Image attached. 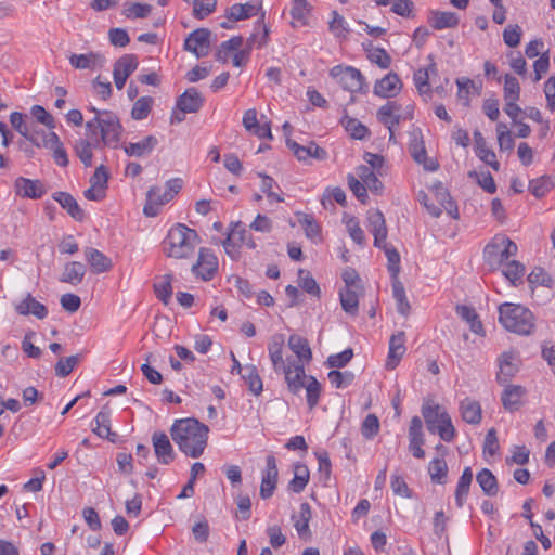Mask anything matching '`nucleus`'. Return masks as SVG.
<instances>
[{
    "mask_svg": "<svg viewBox=\"0 0 555 555\" xmlns=\"http://www.w3.org/2000/svg\"><path fill=\"white\" fill-rule=\"evenodd\" d=\"M476 480L485 494L493 496L499 491V486L495 476L488 468H482L476 476Z\"/></svg>",
    "mask_w": 555,
    "mask_h": 555,
    "instance_id": "nucleus-49",
    "label": "nucleus"
},
{
    "mask_svg": "<svg viewBox=\"0 0 555 555\" xmlns=\"http://www.w3.org/2000/svg\"><path fill=\"white\" fill-rule=\"evenodd\" d=\"M283 347L284 341L281 336L273 337L268 345L269 357L276 373H280L281 370L287 366V363H285L283 359Z\"/></svg>",
    "mask_w": 555,
    "mask_h": 555,
    "instance_id": "nucleus-41",
    "label": "nucleus"
},
{
    "mask_svg": "<svg viewBox=\"0 0 555 555\" xmlns=\"http://www.w3.org/2000/svg\"><path fill=\"white\" fill-rule=\"evenodd\" d=\"M392 295L397 304L398 312L406 317L410 313L411 306L406 298L404 286L398 278L392 279Z\"/></svg>",
    "mask_w": 555,
    "mask_h": 555,
    "instance_id": "nucleus-48",
    "label": "nucleus"
},
{
    "mask_svg": "<svg viewBox=\"0 0 555 555\" xmlns=\"http://www.w3.org/2000/svg\"><path fill=\"white\" fill-rule=\"evenodd\" d=\"M157 144L158 140L154 135H147L139 142L125 145L124 151L128 156L141 157L150 155Z\"/></svg>",
    "mask_w": 555,
    "mask_h": 555,
    "instance_id": "nucleus-38",
    "label": "nucleus"
},
{
    "mask_svg": "<svg viewBox=\"0 0 555 555\" xmlns=\"http://www.w3.org/2000/svg\"><path fill=\"white\" fill-rule=\"evenodd\" d=\"M209 428L194 417L176 420L170 428V435L179 450L186 456L199 457L208 440Z\"/></svg>",
    "mask_w": 555,
    "mask_h": 555,
    "instance_id": "nucleus-1",
    "label": "nucleus"
},
{
    "mask_svg": "<svg viewBox=\"0 0 555 555\" xmlns=\"http://www.w3.org/2000/svg\"><path fill=\"white\" fill-rule=\"evenodd\" d=\"M331 385L337 389L350 386L354 380V374L351 371L333 370L327 374Z\"/></svg>",
    "mask_w": 555,
    "mask_h": 555,
    "instance_id": "nucleus-60",
    "label": "nucleus"
},
{
    "mask_svg": "<svg viewBox=\"0 0 555 555\" xmlns=\"http://www.w3.org/2000/svg\"><path fill=\"white\" fill-rule=\"evenodd\" d=\"M455 310L457 315L469 324V328L473 333L478 335L483 333L482 323L474 308L465 305H459Z\"/></svg>",
    "mask_w": 555,
    "mask_h": 555,
    "instance_id": "nucleus-45",
    "label": "nucleus"
},
{
    "mask_svg": "<svg viewBox=\"0 0 555 555\" xmlns=\"http://www.w3.org/2000/svg\"><path fill=\"white\" fill-rule=\"evenodd\" d=\"M553 186L554 182L552 178L547 176H542L529 182V191L537 198L544 197Z\"/></svg>",
    "mask_w": 555,
    "mask_h": 555,
    "instance_id": "nucleus-55",
    "label": "nucleus"
},
{
    "mask_svg": "<svg viewBox=\"0 0 555 555\" xmlns=\"http://www.w3.org/2000/svg\"><path fill=\"white\" fill-rule=\"evenodd\" d=\"M152 443L157 461L163 465H169L175 461L176 454L168 436L163 431L152 435Z\"/></svg>",
    "mask_w": 555,
    "mask_h": 555,
    "instance_id": "nucleus-14",
    "label": "nucleus"
},
{
    "mask_svg": "<svg viewBox=\"0 0 555 555\" xmlns=\"http://www.w3.org/2000/svg\"><path fill=\"white\" fill-rule=\"evenodd\" d=\"M304 388L306 389V399L308 406L310 409L315 408L319 403L321 396V384L318 382L315 377L309 376Z\"/></svg>",
    "mask_w": 555,
    "mask_h": 555,
    "instance_id": "nucleus-57",
    "label": "nucleus"
},
{
    "mask_svg": "<svg viewBox=\"0 0 555 555\" xmlns=\"http://www.w3.org/2000/svg\"><path fill=\"white\" fill-rule=\"evenodd\" d=\"M15 194L23 198H41L46 194V189L40 180H31L18 177L14 181Z\"/></svg>",
    "mask_w": 555,
    "mask_h": 555,
    "instance_id": "nucleus-18",
    "label": "nucleus"
},
{
    "mask_svg": "<svg viewBox=\"0 0 555 555\" xmlns=\"http://www.w3.org/2000/svg\"><path fill=\"white\" fill-rule=\"evenodd\" d=\"M137 68L138 60L133 54H125L115 62L113 77L118 90L125 87L127 79Z\"/></svg>",
    "mask_w": 555,
    "mask_h": 555,
    "instance_id": "nucleus-12",
    "label": "nucleus"
},
{
    "mask_svg": "<svg viewBox=\"0 0 555 555\" xmlns=\"http://www.w3.org/2000/svg\"><path fill=\"white\" fill-rule=\"evenodd\" d=\"M341 308L345 312L356 315L359 309V297L352 287H345L339 292Z\"/></svg>",
    "mask_w": 555,
    "mask_h": 555,
    "instance_id": "nucleus-51",
    "label": "nucleus"
},
{
    "mask_svg": "<svg viewBox=\"0 0 555 555\" xmlns=\"http://www.w3.org/2000/svg\"><path fill=\"white\" fill-rule=\"evenodd\" d=\"M52 197L73 219L76 221H82L85 219V211L80 208L73 195L67 192H55Z\"/></svg>",
    "mask_w": 555,
    "mask_h": 555,
    "instance_id": "nucleus-29",
    "label": "nucleus"
},
{
    "mask_svg": "<svg viewBox=\"0 0 555 555\" xmlns=\"http://www.w3.org/2000/svg\"><path fill=\"white\" fill-rule=\"evenodd\" d=\"M430 63L425 68H418L414 72L413 82L420 94H429L431 92L429 78L438 74L437 65L429 56Z\"/></svg>",
    "mask_w": 555,
    "mask_h": 555,
    "instance_id": "nucleus-27",
    "label": "nucleus"
},
{
    "mask_svg": "<svg viewBox=\"0 0 555 555\" xmlns=\"http://www.w3.org/2000/svg\"><path fill=\"white\" fill-rule=\"evenodd\" d=\"M311 517V506L307 502L300 504L298 515L292 516L295 530L297 531L299 538L305 541H309L312 535L311 530L309 528Z\"/></svg>",
    "mask_w": 555,
    "mask_h": 555,
    "instance_id": "nucleus-24",
    "label": "nucleus"
},
{
    "mask_svg": "<svg viewBox=\"0 0 555 555\" xmlns=\"http://www.w3.org/2000/svg\"><path fill=\"white\" fill-rule=\"evenodd\" d=\"M162 188L151 186L146 193V202L143 207V214L146 217H156L159 214V208L167 204L164 202Z\"/></svg>",
    "mask_w": 555,
    "mask_h": 555,
    "instance_id": "nucleus-34",
    "label": "nucleus"
},
{
    "mask_svg": "<svg viewBox=\"0 0 555 555\" xmlns=\"http://www.w3.org/2000/svg\"><path fill=\"white\" fill-rule=\"evenodd\" d=\"M428 23L437 30L454 28L459 25V16L454 12L431 11Z\"/></svg>",
    "mask_w": 555,
    "mask_h": 555,
    "instance_id": "nucleus-37",
    "label": "nucleus"
},
{
    "mask_svg": "<svg viewBox=\"0 0 555 555\" xmlns=\"http://www.w3.org/2000/svg\"><path fill=\"white\" fill-rule=\"evenodd\" d=\"M460 412L464 422L477 425L481 422L482 411L478 401L465 398L460 403Z\"/></svg>",
    "mask_w": 555,
    "mask_h": 555,
    "instance_id": "nucleus-36",
    "label": "nucleus"
},
{
    "mask_svg": "<svg viewBox=\"0 0 555 555\" xmlns=\"http://www.w3.org/2000/svg\"><path fill=\"white\" fill-rule=\"evenodd\" d=\"M504 100L518 101L520 98V85L516 77L506 74L504 76L503 87Z\"/></svg>",
    "mask_w": 555,
    "mask_h": 555,
    "instance_id": "nucleus-63",
    "label": "nucleus"
},
{
    "mask_svg": "<svg viewBox=\"0 0 555 555\" xmlns=\"http://www.w3.org/2000/svg\"><path fill=\"white\" fill-rule=\"evenodd\" d=\"M526 389L520 385L505 384L501 395L503 408L508 412H515L522 405Z\"/></svg>",
    "mask_w": 555,
    "mask_h": 555,
    "instance_id": "nucleus-21",
    "label": "nucleus"
},
{
    "mask_svg": "<svg viewBox=\"0 0 555 555\" xmlns=\"http://www.w3.org/2000/svg\"><path fill=\"white\" fill-rule=\"evenodd\" d=\"M311 5L307 0H293L291 16L293 27H302L309 24Z\"/></svg>",
    "mask_w": 555,
    "mask_h": 555,
    "instance_id": "nucleus-39",
    "label": "nucleus"
},
{
    "mask_svg": "<svg viewBox=\"0 0 555 555\" xmlns=\"http://www.w3.org/2000/svg\"><path fill=\"white\" fill-rule=\"evenodd\" d=\"M15 311L21 315H35L39 320H42L48 315V308L36 300L31 294H27L22 301L15 305Z\"/></svg>",
    "mask_w": 555,
    "mask_h": 555,
    "instance_id": "nucleus-25",
    "label": "nucleus"
},
{
    "mask_svg": "<svg viewBox=\"0 0 555 555\" xmlns=\"http://www.w3.org/2000/svg\"><path fill=\"white\" fill-rule=\"evenodd\" d=\"M498 364L496 380L501 385L507 384L519 370V361L512 351L503 352L498 359Z\"/></svg>",
    "mask_w": 555,
    "mask_h": 555,
    "instance_id": "nucleus-16",
    "label": "nucleus"
},
{
    "mask_svg": "<svg viewBox=\"0 0 555 555\" xmlns=\"http://www.w3.org/2000/svg\"><path fill=\"white\" fill-rule=\"evenodd\" d=\"M436 201L439 203L438 206L443 208L452 218H459V210L455 202L451 198L450 193L443 188L441 182L435 183L431 186Z\"/></svg>",
    "mask_w": 555,
    "mask_h": 555,
    "instance_id": "nucleus-32",
    "label": "nucleus"
},
{
    "mask_svg": "<svg viewBox=\"0 0 555 555\" xmlns=\"http://www.w3.org/2000/svg\"><path fill=\"white\" fill-rule=\"evenodd\" d=\"M223 247L228 255L235 258L238 248L247 247L248 249H256L257 243L250 231L246 229V225L242 221H237L231 223L228 236L223 242Z\"/></svg>",
    "mask_w": 555,
    "mask_h": 555,
    "instance_id": "nucleus-6",
    "label": "nucleus"
},
{
    "mask_svg": "<svg viewBox=\"0 0 555 555\" xmlns=\"http://www.w3.org/2000/svg\"><path fill=\"white\" fill-rule=\"evenodd\" d=\"M518 247L507 236H495L493 241L486 245L485 255L489 258L498 257L499 263L503 264L511 261L509 258L517 254Z\"/></svg>",
    "mask_w": 555,
    "mask_h": 555,
    "instance_id": "nucleus-8",
    "label": "nucleus"
},
{
    "mask_svg": "<svg viewBox=\"0 0 555 555\" xmlns=\"http://www.w3.org/2000/svg\"><path fill=\"white\" fill-rule=\"evenodd\" d=\"M85 257L91 271L96 274L109 271L113 266L108 257L93 247H89L85 250Z\"/></svg>",
    "mask_w": 555,
    "mask_h": 555,
    "instance_id": "nucleus-28",
    "label": "nucleus"
},
{
    "mask_svg": "<svg viewBox=\"0 0 555 555\" xmlns=\"http://www.w3.org/2000/svg\"><path fill=\"white\" fill-rule=\"evenodd\" d=\"M436 433H438L439 437L446 442H451L455 438L456 430L447 411L442 413V417L436 427Z\"/></svg>",
    "mask_w": 555,
    "mask_h": 555,
    "instance_id": "nucleus-58",
    "label": "nucleus"
},
{
    "mask_svg": "<svg viewBox=\"0 0 555 555\" xmlns=\"http://www.w3.org/2000/svg\"><path fill=\"white\" fill-rule=\"evenodd\" d=\"M152 12V5L140 2L125 3L122 14L127 18H145Z\"/></svg>",
    "mask_w": 555,
    "mask_h": 555,
    "instance_id": "nucleus-61",
    "label": "nucleus"
},
{
    "mask_svg": "<svg viewBox=\"0 0 555 555\" xmlns=\"http://www.w3.org/2000/svg\"><path fill=\"white\" fill-rule=\"evenodd\" d=\"M259 7L251 2H246L244 4L236 3L230 7L228 10L227 16L231 21H243L249 17L257 15Z\"/></svg>",
    "mask_w": 555,
    "mask_h": 555,
    "instance_id": "nucleus-43",
    "label": "nucleus"
},
{
    "mask_svg": "<svg viewBox=\"0 0 555 555\" xmlns=\"http://www.w3.org/2000/svg\"><path fill=\"white\" fill-rule=\"evenodd\" d=\"M199 243L201 237L194 229L176 223L163 241V250L167 257L188 259L193 256Z\"/></svg>",
    "mask_w": 555,
    "mask_h": 555,
    "instance_id": "nucleus-2",
    "label": "nucleus"
},
{
    "mask_svg": "<svg viewBox=\"0 0 555 555\" xmlns=\"http://www.w3.org/2000/svg\"><path fill=\"white\" fill-rule=\"evenodd\" d=\"M444 411V408L438 403H435L434 401L428 400L423 403L422 415L426 423L427 429L430 433H436V427L439 424Z\"/></svg>",
    "mask_w": 555,
    "mask_h": 555,
    "instance_id": "nucleus-33",
    "label": "nucleus"
},
{
    "mask_svg": "<svg viewBox=\"0 0 555 555\" xmlns=\"http://www.w3.org/2000/svg\"><path fill=\"white\" fill-rule=\"evenodd\" d=\"M100 146L101 144L99 139L94 142H90L88 139H79L75 142L74 151L85 167H91L93 157L92 150Z\"/></svg>",
    "mask_w": 555,
    "mask_h": 555,
    "instance_id": "nucleus-40",
    "label": "nucleus"
},
{
    "mask_svg": "<svg viewBox=\"0 0 555 555\" xmlns=\"http://www.w3.org/2000/svg\"><path fill=\"white\" fill-rule=\"evenodd\" d=\"M89 109L95 114L91 120L86 122V129L89 135H96L98 130H100V144L117 147L122 130L117 115L111 111L96 109L93 106Z\"/></svg>",
    "mask_w": 555,
    "mask_h": 555,
    "instance_id": "nucleus-3",
    "label": "nucleus"
},
{
    "mask_svg": "<svg viewBox=\"0 0 555 555\" xmlns=\"http://www.w3.org/2000/svg\"><path fill=\"white\" fill-rule=\"evenodd\" d=\"M298 222L305 230V234L312 242L318 243L321 242V228L313 216L304 214Z\"/></svg>",
    "mask_w": 555,
    "mask_h": 555,
    "instance_id": "nucleus-54",
    "label": "nucleus"
},
{
    "mask_svg": "<svg viewBox=\"0 0 555 555\" xmlns=\"http://www.w3.org/2000/svg\"><path fill=\"white\" fill-rule=\"evenodd\" d=\"M278 465L274 455L270 454L266 457V468L262 472L261 485H260V496L263 500L270 499L278 485Z\"/></svg>",
    "mask_w": 555,
    "mask_h": 555,
    "instance_id": "nucleus-11",
    "label": "nucleus"
},
{
    "mask_svg": "<svg viewBox=\"0 0 555 555\" xmlns=\"http://www.w3.org/2000/svg\"><path fill=\"white\" fill-rule=\"evenodd\" d=\"M286 144L300 162H307L309 158L323 160L327 157V152L312 141L309 142L308 145H300L297 142L288 139Z\"/></svg>",
    "mask_w": 555,
    "mask_h": 555,
    "instance_id": "nucleus-17",
    "label": "nucleus"
},
{
    "mask_svg": "<svg viewBox=\"0 0 555 555\" xmlns=\"http://www.w3.org/2000/svg\"><path fill=\"white\" fill-rule=\"evenodd\" d=\"M184 50L197 57L208 55L210 50V31L207 28H197L189 34L184 40Z\"/></svg>",
    "mask_w": 555,
    "mask_h": 555,
    "instance_id": "nucleus-10",
    "label": "nucleus"
},
{
    "mask_svg": "<svg viewBox=\"0 0 555 555\" xmlns=\"http://www.w3.org/2000/svg\"><path fill=\"white\" fill-rule=\"evenodd\" d=\"M69 64L75 69H93L95 67H103L105 64V57L95 52H89L86 54L73 53L69 56Z\"/></svg>",
    "mask_w": 555,
    "mask_h": 555,
    "instance_id": "nucleus-26",
    "label": "nucleus"
},
{
    "mask_svg": "<svg viewBox=\"0 0 555 555\" xmlns=\"http://www.w3.org/2000/svg\"><path fill=\"white\" fill-rule=\"evenodd\" d=\"M172 280L173 276L171 274H165L162 276L160 281L154 283L155 295L164 305H168L171 300Z\"/></svg>",
    "mask_w": 555,
    "mask_h": 555,
    "instance_id": "nucleus-52",
    "label": "nucleus"
},
{
    "mask_svg": "<svg viewBox=\"0 0 555 555\" xmlns=\"http://www.w3.org/2000/svg\"><path fill=\"white\" fill-rule=\"evenodd\" d=\"M402 89V82L396 73H388L382 79L377 80L374 85V94L389 99L396 96Z\"/></svg>",
    "mask_w": 555,
    "mask_h": 555,
    "instance_id": "nucleus-19",
    "label": "nucleus"
},
{
    "mask_svg": "<svg viewBox=\"0 0 555 555\" xmlns=\"http://www.w3.org/2000/svg\"><path fill=\"white\" fill-rule=\"evenodd\" d=\"M87 272V268L82 262L70 261L65 264L64 271L60 276V281L70 285H78L82 282Z\"/></svg>",
    "mask_w": 555,
    "mask_h": 555,
    "instance_id": "nucleus-35",
    "label": "nucleus"
},
{
    "mask_svg": "<svg viewBox=\"0 0 555 555\" xmlns=\"http://www.w3.org/2000/svg\"><path fill=\"white\" fill-rule=\"evenodd\" d=\"M218 269L217 257L209 248H199L198 259L192 266V272L203 281H210Z\"/></svg>",
    "mask_w": 555,
    "mask_h": 555,
    "instance_id": "nucleus-9",
    "label": "nucleus"
},
{
    "mask_svg": "<svg viewBox=\"0 0 555 555\" xmlns=\"http://www.w3.org/2000/svg\"><path fill=\"white\" fill-rule=\"evenodd\" d=\"M330 76L350 92H360L364 86L362 73L352 66L336 65L330 70Z\"/></svg>",
    "mask_w": 555,
    "mask_h": 555,
    "instance_id": "nucleus-7",
    "label": "nucleus"
},
{
    "mask_svg": "<svg viewBox=\"0 0 555 555\" xmlns=\"http://www.w3.org/2000/svg\"><path fill=\"white\" fill-rule=\"evenodd\" d=\"M243 379L248 385L249 390L258 396L262 391V380L258 374L255 365H246L244 373L242 374Z\"/></svg>",
    "mask_w": 555,
    "mask_h": 555,
    "instance_id": "nucleus-56",
    "label": "nucleus"
},
{
    "mask_svg": "<svg viewBox=\"0 0 555 555\" xmlns=\"http://www.w3.org/2000/svg\"><path fill=\"white\" fill-rule=\"evenodd\" d=\"M203 104L204 98L196 88L192 87L188 88L180 96H178L176 106L182 112V114H186L198 112Z\"/></svg>",
    "mask_w": 555,
    "mask_h": 555,
    "instance_id": "nucleus-23",
    "label": "nucleus"
},
{
    "mask_svg": "<svg viewBox=\"0 0 555 555\" xmlns=\"http://www.w3.org/2000/svg\"><path fill=\"white\" fill-rule=\"evenodd\" d=\"M288 347L300 361L309 362L312 359V352L306 338L299 335H291L288 338Z\"/></svg>",
    "mask_w": 555,
    "mask_h": 555,
    "instance_id": "nucleus-44",
    "label": "nucleus"
},
{
    "mask_svg": "<svg viewBox=\"0 0 555 555\" xmlns=\"http://www.w3.org/2000/svg\"><path fill=\"white\" fill-rule=\"evenodd\" d=\"M428 474L434 483L444 485L447 481L448 465L444 459L435 457L428 464Z\"/></svg>",
    "mask_w": 555,
    "mask_h": 555,
    "instance_id": "nucleus-50",
    "label": "nucleus"
},
{
    "mask_svg": "<svg viewBox=\"0 0 555 555\" xmlns=\"http://www.w3.org/2000/svg\"><path fill=\"white\" fill-rule=\"evenodd\" d=\"M473 481V472L470 467H465L455 489V503L457 507H462L469 493V488Z\"/></svg>",
    "mask_w": 555,
    "mask_h": 555,
    "instance_id": "nucleus-42",
    "label": "nucleus"
},
{
    "mask_svg": "<svg viewBox=\"0 0 555 555\" xmlns=\"http://www.w3.org/2000/svg\"><path fill=\"white\" fill-rule=\"evenodd\" d=\"M41 134L40 147L49 149L52 152V157L57 166L66 167L69 163L68 155L60 137L53 131L48 133L41 131Z\"/></svg>",
    "mask_w": 555,
    "mask_h": 555,
    "instance_id": "nucleus-13",
    "label": "nucleus"
},
{
    "mask_svg": "<svg viewBox=\"0 0 555 555\" xmlns=\"http://www.w3.org/2000/svg\"><path fill=\"white\" fill-rule=\"evenodd\" d=\"M376 117L389 130V141L395 139V128L402 120H411L413 118V106H406L402 112V105L397 101H388L382 105L377 112Z\"/></svg>",
    "mask_w": 555,
    "mask_h": 555,
    "instance_id": "nucleus-5",
    "label": "nucleus"
},
{
    "mask_svg": "<svg viewBox=\"0 0 555 555\" xmlns=\"http://www.w3.org/2000/svg\"><path fill=\"white\" fill-rule=\"evenodd\" d=\"M26 116L20 112H13L11 115H10V122L12 125V127L21 134L23 135L26 140H28L29 142H31L34 145H36L37 147H40V142L38 141L37 139V134H39V132H36V133H30L27 125L25 124L24 121V118Z\"/></svg>",
    "mask_w": 555,
    "mask_h": 555,
    "instance_id": "nucleus-46",
    "label": "nucleus"
},
{
    "mask_svg": "<svg viewBox=\"0 0 555 555\" xmlns=\"http://www.w3.org/2000/svg\"><path fill=\"white\" fill-rule=\"evenodd\" d=\"M474 140H475V152L476 155L486 164L491 166L495 171L500 169V163L496 160L495 153L488 147L485 138L482 137L481 132L475 131L474 132Z\"/></svg>",
    "mask_w": 555,
    "mask_h": 555,
    "instance_id": "nucleus-31",
    "label": "nucleus"
},
{
    "mask_svg": "<svg viewBox=\"0 0 555 555\" xmlns=\"http://www.w3.org/2000/svg\"><path fill=\"white\" fill-rule=\"evenodd\" d=\"M340 125L353 139L363 140L369 135L367 127L356 118L345 115L340 119Z\"/></svg>",
    "mask_w": 555,
    "mask_h": 555,
    "instance_id": "nucleus-47",
    "label": "nucleus"
},
{
    "mask_svg": "<svg viewBox=\"0 0 555 555\" xmlns=\"http://www.w3.org/2000/svg\"><path fill=\"white\" fill-rule=\"evenodd\" d=\"M94 421L95 427L92 428V431L100 438L115 441L116 434L111 430V410L107 406L101 409Z\"/></svg>",
    "mask_w": 555,
    "mask_h": 555,
    "instance_id": "nucleus-30",
    "label": "nucleus"
},
{
    "mask_svg": "<svg viewBox=\"0 0 555 555\" xmlns=\"http://www.w3.org/2000/svg\"><path fill=\"white\" fill-rule=\"evenodd\" d=\"M299 278V286L308 294L312 296H320V287L310 272L305 271L302 269L298 272Z\"/></svg>",
    "mask_w": 555,
    "mask_h": 555,
    "instance_id": "nucleus-64",
    "label": "nucleus"
},
{
    "mask_svg": "<svg viewBox=\"0 0 555 555\" xmlns=\"http://www.w3.org/2000/svg\"><path fill=\"white\" fill-rule=\"evenodd\" d=\"M243 44V37L241 36H234L232 38H230L229 40L227 41H223L217 53H216V60L217 61H220L222 63H227L228 60H229V54L231 52H237L241 50V47Z\"/></svg>",
    "mask_w": 555,
    "mask_h": 555,
    "instance_id": "nucleus-53",
    "label": "nucleus"
},
{
    "mask_svg": "<svg viewBox=\"0 0 555 555\" xmlns=\"http://www.w3.org/2000/svg\"><path fill=\"white\" fill-rule=\"evenodd\" d=\"M370 232L374 236L375 247H385L387 238V227L383 212L378 209L370 210L367 214Z\"/></svg>",
    "mask_w": 555,
    "mask_h": 555,
    "instance_id": "nucleus-20",
    "label": "nucleus"
},
{
    "mask_svg": "<svg viewBox=\"0 0 555 555\" xmlns=\"http://www.w3.org/2000/svg\"><path fill=\"white\" fill-rule=\"evenodd\" d=\"M499 322L505 330L519 335H529L534 327L533 313L528 308L512 302L500 305Z\"/></svg>",
    "mask_w": 555,
    "mask_h": 555,
    "instance_id": "nucleus-4",
    "label": "nucleus"
},
{
    "mask_svg": "<svg viewBox=\"0 0 555 555\" xmlns=\"http://www.w3.org/2000/svg\"><path fill=\"white\" fill-rule=\"evenodd\" d=\"M504 264L503 275L513 284L516 285L525 275V266L516 260L507 261Z\"/></svg>",
    "mask_w": 555,
    "mask_h": 555,
    "instance_id": "nucleus-59",
    "label": "nucleus"
},
{
    "mask_svg": "<svg viewBox=\"0 0 555 555\" xmlns=\"http://www.w3.org/2000/svg\"><path fill=\"white\" fill-rule=\"evenodd\" d=\"M405 351V333L398 332L397 334H393L389 340V351L387 356L386 367L388 370L396 369Z\"/></svg>",
    "mask_w": 555,
    "mask_h": 555,
    "instance_id": "nucleus-22",
    "label": "nucleus"
},
{
    "mask_svg": "<svg viewBox=\"0 0 555 555\" xmlns=\"http://www.w3.org/2000/svg\"><path fill=\"white\" fill-rule=\"evenodd\" d=\"M152 104H153V98H151V96L139 98L132 106L131 117L135 120L145 119L152 109Z\"/></svg>",
    "mask_w": 555,
    "mask_h": 555,
    "instance_id": "nucleus-62",
    "label": "nucleus"
},
{
    "mask_svg": "<svg viewBox=\"0 0 555 555\" xmlns=\"http://www.w3.org/2000/svg\"><path fill=\"white\" fill-rule=\"evenodd\" d=\"M280 373L284 374L287 387L294 395H297L301 391L307 382V378L309 377L305 373L302 363L288 362L287 366H285L284 370H281Z\"/></svg>",
    "mask_w": 555,
    "mask_h": 555,
    "instance_id": "nucleus-15",
    "label": "nucleus"
}]
</instances>
